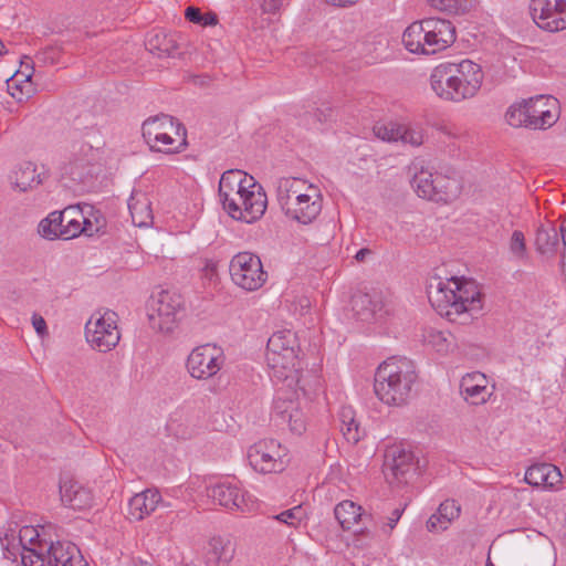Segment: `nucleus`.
Returning <instances> with one entry per match:
<instances>
[{"label":"nucleus","mask_w":566,"mask_h":566,"mask_svg":"<svg viewBox=\"0 0 566 566\" xmlns=\"http://www.w3.org/2000/svg\"><path fill=\"white\" fill-rule=\"evenodd\" d=\"M559 231H560V234H562L563 245L566 249V219L562 222Z\"/></svg>","instance_id":"nucleus-60"},{"label":"nucleus","mask_w":566,"mask_h":566,"mask_svg":"<svg viewBox=\"0 0 566 566\" xmlns=\"http://www.w3.org/2000/svg\"><path fill=\"white\" fill-rule=\"evenodd\" d=\"M451 283H452V285L455 286L457 293H461L464 296H471L472 289L474 291H478L472 282H465V283L461 284L458 279L452 277Z\"/></svg>","instance_id":"nucleus-52"},{"label":"nucleus","mask_w":566,"mask_h":566,"mask_svg":"<svg viewBox=\"0 0 566 566\" xmlns=\"http://www.w3.org/2000/svg\"><path fill=\"white\" fill-rule=\"evenodd\" d=\"M223 363L222 349L216 345L206 344L192 349L186 367L192 378L208 379L221 369Z\"/></svg>","instance_id":"nucleus-13"},{"label":"nucleus","mask_w":566,"mask_h":566,"mask_svg":"<svg viewBox=\"0 0 566 566\" xmlns=\"http://www.w3.org/2000/svg\"><path fill=\"white\" fill-rule=\"evenodd\" d=\"M483 77L482 67L471 60L446 62L433 69L430 85L440 98L460 103L476 95Z\"/></svg>","instance_id":"nucleus-1"},{"label":"nucleus","mask_w":566,"mask_h":566,"mask_svg":"<svg viewBox=\"0 0 566 566\" xmlns=\"http://www.w3.org/2000/svg\"><path fill=\"white\" fill-rule=\"evenodd\" d=\"M32 325L39 335L43 336L48 333L45 319L41 315L33 314Z\"/></svg>","instance_id":"nucleus-54"},{"label":"nucleus","mask_w":566,"mask_h":566,"mask_svg":"<svg viewBox=\"0 0 566 566\" xmlns=\"http://www.w3.org/2000/svg\"><path fill=\"white\" fill-rule=\"evenodd\" d=\"M442 516L439 511L436 514H432L426 523V527L429 532H438L440 530V525H442Z\"/></svg>","instance_id":"nucleus-53"},{"label":"nucleus","mask_w":566,"mask_h":566,"mask_svg":"<svg viewBox=\"0 0 566 566\" xmlns=\"http://www.w3.org/2000/svg\"><path fill=\"white\" fill-rule=\"evenodd\" d=\"M510 253L516 261H526L528 259V252L526 249L525 238L522 231L515 230L512 233L510 244Z\"/></svg>","instance_id":"nucleus-42"},{"label":"nucleus","mask_w":566,"mask_h":566,"mask_svg":"<svg viewBox=\"0 0 566 566\" xmlns=\"http://www.w3.org/2000/svg\"><path fill=\"white\" fill-rule=\"evenodd\" d=\"M402 512H403V509H395L390 516H388V522H387V526L389 527V530H394L395 526L397 525L398 521L400 520L401 515H402Z\"/></svg>","instance_id":"nucleus-55"},{"label":"nucleus","mask_w":566,"mask_h":566,"mask_svg":"<svg viewBox=\"0 0 566 566\" xmlns=\"http://www.w3.org/2000/svg\"><path fill=\"white\" fill-rule=\"evenodd\" d=\"M485 566H495V565L491 562V559H490V558H488V560H486V565H485Z\"/></svg>","instance_id":"nucleus-64"},{"label":"nucleus","mask_w":566,"mask_h":566,"mask_svg":"<svg viewBox=\"0 0 566 566\" xmlns=\"http://www.w3.org/2000/svg\"><path fill=\"white\" fill-rule=\"evenodd\" d=\"M326 3L339 7V8H346L352 7L358 2V0H324Z\"/></svg>","instance_id":"nucleus-56"},{"label":"nucleus","mask_w":566,"mask_h":566,"mask_svg":"<svg viewBox=\"0 0 566 566\" xmlns=\"http://www.w3.org/2000/svg\"><path fill=\"white\" fill-rule=\"evenodd\" d=\"M451 281L439 282L434 292L429 291V300L433 306L441 311L446 310V314H461L468 311H478L481 308V294L472 289L471 296H464L457 293L455 286L451 287Z\"/></svg>","instance_id":"nucleus-7"},{"label":"nucleus","mask_w":566,"mask_h":566,"mask_svg":"<svg viewBox=\"0 0 566 566\" xmlns=\"http://www.w3.org/2000/svg\"><path fill=\"white\" fill-rule=\"evenodd\" d=\"M96 151L88 144L80 146L72 158L62 167V179H67L71 185H87L97 175Z\"/></svg>","instance_id":"nucleus-10"},{"label":"nucleus","mask_w":566,"mask_h":566,"mask_svg":"<svg viewBox=\"0 0 566 566\" xmlns=\"http://www.w3.org/2000/svg\"><path fill=\"white\" fill-rule=\"evenodd\" d=\"M334 514L344 531H349L359 521L370 517L363 513L361 506L349 500L338 503L334 509Z\"/></svg>","instance_id":"nucleus-30"},{"label":"nucleus","mask_w":566,"mask_h":566,"mask_svg":"<svg viewBox=\"0 0 566 566\" xmlns=\"http://www.w3.org/2000/svg\"><path fill=\"white\" fill-rule=\"evenodd\" d=\"M418 470L413 452L403 446H392L386 450L384 472L390 483L407 484Z\"/></svg>","instance_id":"nucleus-8"},{"label":"nucleus","mask_w":566,"mask_h":566,"mask_svg":"<svg viewBox=\"0 0 566 566\" xmlns=\"http://www.w3.org/2000/svg\"><path fill=\"white\" fill-rule=\"evenodd\" d=\"M235 542L230 536L212 537L205 553V563L207 566L228 565L235 554Z\"/></svg>","instance_id":"nucleus-26"},{"label":"nucleus","mask_w":566,"mask_h":566,"mask_svg":"<svg viewBox=\"0 0 566 566\" xmlns=\"http://www.w3.org/2000/svg\"><path fill=\"white\" fill-rule=\"evenodd\" d=\"M81 219H83V222H82V226H85V229L86 230H83L82 233L86 234V235H93V224L90 220L85 219L82 214H81Z\"/></svg>","instance_id":"nucleus-58"},{"label":"nucleus","mask_w":566,"mask_h":566,"mask_svg":"<svg viewBox=\"0 0 566 566\" xmlns=\"http://www.w3.org/2000/svg\"><path fill=\"white\" fill-rule=\"evenodd\" d=\"M266 206V193L263 187L254 180V185L239 196L238 211L232 214V219L253 223L264 214Z\"/></svg>","instance_id":"nucleus-16"},{"label":"nucleus","mask_w":566,"mask_h":566,"mask_svg":"<svg viewBox=\"0 0 566 566\" xmlns=\"http://www.w3.org/2000/svg\"><path fill=\"white\" fill-rule=\"evenodd\" d=\"M352 310L357 319L370 322L377 318L384 308L382 296L379 292H358L352 297Z\"/></svg>","instance_id":"nucleus-24"},{"label":"nucleus","mask_w":566,"mask_h":566,"mask_svg":"<svg viewBox=\"0 0 566 566\" xmlns=\"http://www.w3.org/2000/svg\"><path fill=\"white\" fill-rule=\"evenodd\" d=\"M71 213L81 217V211L74 207H67L63 211H53L46 218L40 221L38 226L39 234L46 240H55L62 238L64 232V221Z\"/></svg>","instance_id":"nucleus-29"},{"label":"nucleus","mask_w":566,"mask_h":566,"mask_svg":"<svg viewBox=\"0 0 566 566\" xmlns=\"http://www.w3.org/2000/svg\"><path fill=\"white\" fill-rule=\"evenodd\" d=\"M505 119L513 127L525 126L531 128L532 120H530V115H527L525 102L520 105L510 106L505 114Z\"/></svg>","instance_id":"nucleus-40"},{"label":"nucleus","mask_w":566,"mask_h":566,"mask_svg":"<svg viewBox=\"0 0 566 566\" xmlns=\"http://www.w3.org/2000/svg\"><path fill=\"white\" fill-rule=\"evenodd\" d=\"M530 12L543 30L556 32L566 29V0H532Z\"/></svg>","instance_id":"nucleus-14"},{"label":"nucleus","mask_w":566,"mask_h":566,"mask_svg":"<svg viewBox=\"0 0 566 566\" xmlns=\"http://www.w3.org/2000/svg\"><path fill=\"white\" fill-rule=\"evenodd\" d=\"M49 178V171L44 166L39 167L32 161L21 163L11 175L12 184L20 191L32 190Z\"/></svg>","instance_id":"nucleus-23"},{"label":"nucleus","mask_w":566,"mask_h":566,"mask_svg":"<svg viewBox=\"0 0 566 566\" xmlns=\"http://www.w3.org/2000/svg\"><path fill=\"white\" fill-rule=\"evenodd\" d=\"M369 254H371V251L369 249L364 248L357 251V253L355 254V259L358 262H363Z\"/></svg>","instance_id":"nucleus-59"},{"label":"nucleus","mask_w":566,"mask_h":566,"mask_svg":"<svg viewBox=\"0 0 566 566\" xmlns=\"http://www.w3.org/2000/svg\"><path fill=\"white\" fill-rule=\"evenodd\" d=\"M455 41V28L440 18L412 22L402 34L405 48L415 54L432 55Z\"/></svg>","instance_id":"nucleus-3"},{"label":"nucleus","mask_w":566,"mask_h":566,"mask_svg":"<svg viewBox=\"0 0 566 566\" xmlns=\"http://www.w3.org/2000/svg\"><path fill=\"white\" fill-rule=\"evenodd\" d=\"M297 352L296 335L289 329L274 333L266 344V361L272 369V376L279 380L289 381V386L298 381Z\"/></svg>","instance_id":"nucleus-4"},{"label":"nucleus","mask_w":566,"mask_h":566,"mask_svg":"<svg viewBox=\"0 0 566 566\" xmlns=\"http://www.w3.org/2000/svg\"><path fill=\"white\" fill-rule=\"evenodd\" d=\"M160 499L159 492L151 489L135 494L128 502V514L130 518L142 521L156 510Z\"/></svg>","instance_id":"nucleus-28"},{"label":"nucleus","mask_w":566,"mask_h":566,"mask_svg":"<svg viewBox=\"0 0 566 566\" xmlns=\"http://www.w3.org/2000/svg\"><path fill=\"white\" fill-rule=\"evenodd\" d=\"M422 340L438 353H448L453 345V336L449 332L434 328H426Z\"/></svg>","instance_id":"nucleus-35"},{"label":"nucleus","mask_w":566,"mask_h":566,"mask_svg":"<svg viewBox=\"0 0 566 566\" xmlns=\"http://www.w3.org/2000/svg\"><path fill=\"white\" fill-rule=\"evenodd\" d=\"M559 243V238L556 229L554 227L544 228L541 227L536 232V250L541 254H545L549 251H554Z\"/></svg>","instance_id":"nucleus-36"},{"label":"nucleus","mask_w":566,"mask_h":566,"mask_svg":"<svg viewBox=\"0 0 566 566\" xmlns=\"http://www.w3.org/2000/svg\"><path fill=\"white\" fill-rule=\"evenodd\" d=\"M460 392L465 401L478 406L488 399L486 378L481 373L467 374L460 382Z\"/></svg>","instance_id":"nucleus-27"},{"label":"nucleus","mask_w":566,"mask_h":566,"mask_svg":"<svg viewBox=\"0 0 566 566\" xmlns=\"http://www.w3.org/2000/svg\"><path fill=\"white\" fill-rule=\"evenodd\" d=\"M340 431L344 438L353 444H356L365 434L359 423L355 419V412L352 407H343L339 411Z\"/></svg>","instance_id":"nucleus-33"},{"label":"nucleus","mask_w":566,"mask_h":566,"mask_svg":"<svg viewBox=\"0 0 566 566\" xmlns=\"http://www.w3.org/2000/svg\"><path fill=\"white\" fill-rule=\"evenodd\" d=\"M116 314L107 312L99 316L95 322L92 318L86 323L85 336L92 347L102 353H106L115 347L119 340L117 331Z\"/></svg>","instance_id":"nucleus-15"},{"label":"nucleus","mask_w":566,"mask_h":566,"mask_svg":"<svg viewBox=\"0 0 566 566\" xmlns=\"http://www.w3.org/2000/svg\"><path fill=\"white\" fill-rule=\"evenodd\" d=\"M305 517V511L302 505L285 510L273 516L274 520L284 523L291 527H297Z\"/></svg>","instance_id":"nucleus-44"},{"label":"nucleus","mask_w":566,"mask_h":566,"mask_svg":"<svg viewBox=\"0 0 566 566\" xmlns=\"http://www.w3.org/2000/svg\"><path fill=\"white\" fill-rule=\"evenodd\" d=\"M29 555H23V566H87L82 559H75L78 553L77 547L70 542L51 543L46 549V555L39 553L35 548L30 549Z\"/></svg>","instance_id":"nucleus-9"},{"label":"nucleus","mask_w":566,"mask_h":566,"mask_svg":"<svg viewBox=\"0 0 566 566\" xmlns=\"http://www.w3.org/2000/svg\"><path fill=\"white\" fill-rule=\"evenodd\" d=\"M418 373L412 360L390 357L376 370L374 389L377 397L389 406H402L413 396Z\"/></svg>","instance_id":"nucleus-2"},{"label":"nucleus","mask_w":566,"mask_h":566,"mask_svg":"<svg viewBox=\"0 0 566 566\" xmlns=\"http://www.w3.org/2000/svg\"><path fill=\"white\" fill-rule=\"evenodd\" d=\"M134 566H154V565L147 560L138 559V560L134 562Z\"/></svg>","instance_id":"nucleus-61"},{"label":"nucleus","mask_w":566,"mask_h":566,"mask_svg":"<svg viewBox=\"0 0 566 566\" xmlns=\"http://www.w3.org/2000/svg\"><path fill=\"white\" fill-rule=\"evenodd\" d=\"M281 444L274 440H262L248 450V461L254 471L268 474L282 472L285 468Z\"/></svg>","instance_id":"nucleus-11"},{"label":"nucleus","mask_w":566,"mask_h":566,"mask_svg":"<svg viewBox=\"0 0 566 566\" xmlns=\"http://www.w3.org/2000/svg\"><path fill=\"white\" fill-rule=\"evenodd\" d=\"M60 495L62 503L74 510L90 507L94 500L91 490L73 480L60 481Z\"/></svg>","instance_id":"nucleus-25"},{"label":"nucleus","mask_w":566,"mask_h":566,"mask_svg":"<svg viewBox=\"0 0 566 566\" xmlns=\"http://www.w3.org/2000/svg\"><path fill=\"white\" fill-rule=\"evenodd\" d=\"M32 76V72L25 73L22 71H18L8 82V92L12 97L17 98L19 102L23 99V96L29 97L30 90L29 85L23 83H29Z\"/></svg>","instance_id":"nucleus-39"},{"label":"nucleus","mask_w":566,"mask_h":566,"mask_svg":"<svg viewBox=\"0 0 566 566\" xmlns=\"http://www.w3.org/2000/svg\"><path fill=\"white\" fill-rule=\"evenodd\" d=\"M447 181L446 177L441 175L433 176L432 172L421 168L415 172L410 182L419 197L433 201H446L448 193L442 188L446 187Z\"/></svg>","instance_id":"nucleus-19"},{"label":"nucleus","mask_w":566,"mask_h":566,"mask_svg":"<svg viewBox=\"0 0 566 566\" xmlns=\"http://www.w3.org/2000/svg\"><path fill=\"white\" fill-rule=\"evenodd\" d=\"M185 17L188 21L202 27L216 25L218 22L216 13L208 12L203 14L196 7H188L185 11Z\"/></svg>","instance_id":"nucleus-45"},{"label":"nucleus","mask_w":566,"mask_h":566,"mask_svg":"<svg viewBox=\"0 0 566 566\" xmlns=\"http://www.w3.org/2000/svg\"><path fill=\"white\" fill-rule=\"evenodd\" d=\"M376 137L384 142H398L401 137V125L397 123L380 124L377 123L374 128Z\"/></svg>","instance_id":"nucleus-43"},{"label":"nucleus","mask_w":566,"mask_h":566,"mask_svg":"<svg viewBox=\"0 0 566 566\" xmlns=\"http://www.w3.org/2000/svg\"><path fill=\"white\" fill-rule=\"evenodd\" d=\"M174 130H164L158 135V139L151 143H148L151 150L155 151H164V153H174L179 151L180 147L184 145L181 142L176 145V138L172 137Z\"/></svg>","instance_id":"nucleus-41"},{"label":"nucleus","mask_w":566,"mask_h":566,"mask_svg":"<svg viewBox=\"0 0 566 566\" xmlns=\"http://www.w3.org/2000/svg\"><path fill=\"white\" fill-rule=\"evenodd\" d=\"M524 102L527 109V115H530V120L533 122L534 119H538V115H542V112L548 102L555 103L556 99L539 95Z\"/></svg>","instance_id":"nucleus-47"},{"label":"nucleus","mask_w":566,"mask_h":566,"mask_svg":"<svg viewBox=\"0 0 566 566\" xmlns=\"http://www.w3.org/2000/svg\"><path fill=\"white\" fill-rule=\"evenodd\" d=\"M272 419L277 426H287L296 434L305 431V418L296 400L279 394L273 401Z\"/></svg>","instance_id":"nucleus-17"},{"label":"nucleus","mask_w":566,"mask_h":566,"mask_svg":"<svg viewBox=\"0 0 566 566\" xmlns=\"http://www.w3.org/2000/svg\"><path fill=\"white\" fill-rule=\"evenodd\" d=\"M233 283L245 291L259 290L268 280L260 258L251 252H239L229 264Z\"/></svg>","instance_id":"nucleus-6"},{"label":"nucleus","mask_w":566,"mask_h":566,"mask_svg":"<svg viewBox=\"0 0 566 566\" xmlns=\"http://www.w3.org/2000/svg\"><path fill=\"white\" fill-rule=\"evenodd\" d=\"M81 217L76 214V218H70L66 223H64V232H62V239L69 240L80 235L85 226H82L83 219L80 220Z\"/></svg>","instance_id":"nucleus-48"},{"label":"nucleus","mask_w":566,"mask_h":566,"mask_svg":"<svg viewBox=\"0 0 566 566\" xmlns=\"http://www.w3.org/2000/svg\"><path fill=\"white\" fill-rule=\"evenodd\" d=\"M438 511L443 518L440 530H447L449 524L459 516L460 506L454 500H446L439 505Z\"/></svg>","instance_id":"nucleus-46"},{"label":"nucleus","mask_w":566,"mask_h":566,"mask_svg":"<svg viewBox=\"0 0 566 566\" xmlns=\"http://www.w3.org/2000/svg\"><path fill=\"white\" fill-rule=\"evenodd\" d=\"M140 198L132 196L128 200V208L135 226L144 227L153 220L150 203L144 195Z\"/></svg>","instance_id":"nucleus-34"},{"label":"nucleus","mask_w":566,"mask_h":566,"mask_svg":"<svg viewBox=\"0 0 566 566\" xmlns=\"http://www.w3.org/2000/svg\"><path fill=\"white\" fill-rule=\"evenodd\" d=\"M560 470L552 463H535L527 468L524 481L535 488L553 490L562 483Z\"/></svg>","instance_id":"nucleus-22"},{"label":"nucleus","mask_w":566,"mask_h":566,"mask_svg":"<svg viewBox=\"0 0 566 566\" xmlns=\"http://www.w3.org/2000/svg\"><path fill=\"white\" fill-rule=\"evenodd\" d=\"M254 178L243 170L229 169L221 175L218 195L223 210L232 218L238 211L239 196L254 185Z\"/></svg>","instance_id":"nucleus-12"},{"label":"nucleus","mask_w":566,"mask_h":566,"mask_svg":"<svg viewBox=\"0 0 566 566\" xmlns=\"http://www.w3.org/2000/svg\"><path fill=\"white\" fill-rule=\"evenodd\" d=\"M555 122V115L548 108H544L542 115H538V119H534L533 122H531V128L538 129L551 127Z\"/></svg>","instance_id":"nucleus-50"},{"label":"nucleus","mask_w":566,"mask_h":566,"mask_svg":"<svg viewBox=\"0 0 566 566\" xmlns=\"http://www.w3.org/2000/svg\"><path fill=\"white\" fill-rule=\"evenodd\" d=\"M315 116L319 122H326L332 117V109L328 107L325 109L317 108L315 112Z\"/></svg>","instance_id":"nucleus-57"},{"label":"nucleus","mask_w":566,"mask_h":566,"mask_svg":"<svg viewBox=\"0 0 566 566\" xmlns=\"http://www.w3.org/2000/svg\"><path fill=\"white\" fill-rule=\"evenodd\" d=\"M289 0H261L260 7L264 13L275 14Z\"/></svg>","instance_id":"nucleus-51"},{"label":"nucleus","mask_w":566,"mask_h":566,"mask_svg":"<svg viewBox=\"0 0 566 566\" xmlns=\"http://www.w3.org/2000/svg\"><path fill=\"white\" fill-rule=\"evenodd\" d=\"M143 137L146 143L158 139V135L164 130H174V134L181 139V144H186V128L177 122L172 116L160 114L149 117L143 123Z\"/></svg>","instance_id":"nucleus-21"},{"label":"nucleus","mask_w":566,"mask_h":566,"mask_svg":"<svg viewBox=\"0 0 566 566\" xmlns=\"http://www.w3.org/2000/svg\"><path fill=\"white\" fill-rule=\"evenodd\" d=\"M430 6L450 14H465L474 6L475 0H428Z\"/></svg>","instance_id":"nucleus-38"},{"label":"nucleus","mask_w":566,"mask_h":566,"mask_svg":"<svg viewBox=\"0 0 566 566\" xmlns=\"http://www.w3.org/2000/svg\"><path fill=\"white\" fill-rule=\"evenodd\" d=\"M304 186L305 181L298 178H281L277 181V201L284 211L286 210V207L293 203V200L297 195H303L301 189Z\"/></svg>","instance_id":"nucleus-32"},{"label":"nucleus","mask_w":566,"mask_h":566,"mask_svg":"<svg viewBox=\"0 0 566 566\" xmlns=\"http://www.w3.org/2000/svg\"><path fill=\"white\" fill-rule=\"evenodd\" d=\"M311 193L297 195L293 203L286 207L285 214L300 223H311L321 212V195L312 185L308 186Z\"/></svg>","instance_id":"nucleus-18"},{"label":"nucleus","mask_w":566,"mask_h":566,"mask_svg":"<svg viewBox=\"0 0 566 566\" xmlns=\"http://www.w3.org/2000/svg\"><path fill=\"white\" fill-rule=\"evenodd\" d=\"M70 218H76V213H71V214H69V216L66 217V219H65L64 223H66V222H67V220H70Z\"/></svg>","instance_id":"nucleus-62"},{"label":"nucleus","mask_w":566,"mask_h":566,"mask_svg":"<svg viewBox=\"0 0 566 566\" xmlns=\"http://www.w3.org/2000/svg\"><path fill=\"white\" fill-rule=\"evenodd\" d=\"M401 137L400 142L403 144H410L412 146H420L423 143V136L421 132L407 128L401 125Z\"/></svg>","instance_id":"nucleus-49"},{"label":"nucleus","mask_w":566,"mask_h":566,"mask_svg":"<svg viewBox=\"0 0 566 566\" xmlns=\"http://www.w3.org/2000/svg\"><path fill=\"white\" fill-rule=\"evenodd\" d=\"M39 532L34 526L24 525L19 531V544L22 547L21 558L23 555H29L31 548H35L39 553H42V543L38 542Z\"/></svg>","instance_id":"nucleus-37"},{"label":"nucleus","mask_w":566,"mask_h":566,"mask_svg":"<svg viewBox=\"0 0 566 566\" xmlns=\"http://www.w3.org/2000/svg\"><path fill=\"white\" fill-rule=\"evenodd\" d=\"M184 310V301L180 294L167 290L153 295L148 303L147 316L153 329L161 333H170Z\"/></svg>","instance_id":"nucleus-5"},{"label":"nucleus","mask_w":566,"mask_h":566,"mask_svg":"<svg viewBox=\"0 0 566 566\" xmlns=\"http://www.w3.org/2000/svg\"><path fill=\"white\" fill-rule=\"evenodd\" d=\"M208 496L218 502L219 505L230 510L247 512L250 510L247 493L242 492L235 484L220 482L208 489Z\"/></svg>","instance_id":"nucleus-20"},{"label":"nucleus","mask_w":566,"mask_h":566,"mask_svg":"<svg viewBox=\"0 0 566 566\" xmlns=\"http://www.w3.org/2000/svg\"><path fill=\"white\" fill-rule=\"evenodd\" d=\"M4 44L0 41V55L3 54Z\"/></svg>","instance_id":"nucleus-63"},{"label":"nucleus","mask_w":566,"mask_h":566,"mask_svg":"<svg viewBox=\"0 0 566 566\" xmlns=\"http://www.w3.org/2000/svg\"><path fill=\"white\" fill-rule=\"evenodd\" d=\"M145 45L149 53L158 57L175 56L178 50L175 36L161 31L149 35Z\"/></svg>","instance_id":"nucleus-31"}]
</instances>
